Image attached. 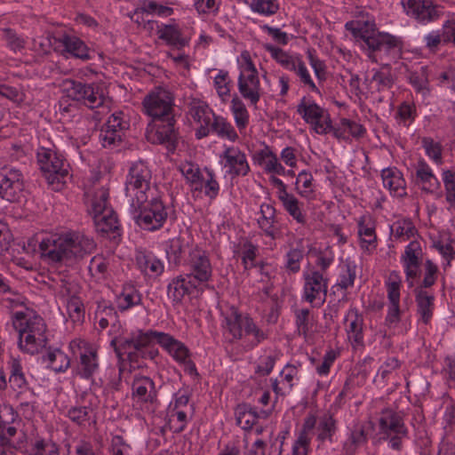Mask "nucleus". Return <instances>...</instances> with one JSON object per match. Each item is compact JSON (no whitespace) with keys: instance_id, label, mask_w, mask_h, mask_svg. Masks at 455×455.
I'll list each match as a JSON object with an SVG mask.
<instances>
[{"instance_id":"obj_1","label":"nucleus","mask_w":455,"mask_h":455,"mask_svg":"<svg viewBox=\"0 0 455 455\" xmlns=\"http://www.w3.org/2000/svg\"><path fill=\"white\" fill-rule=\"evenodd\" d=\"M142 104L145 112L153 118L147 129V140L153 144L165 145L168 150L174 151L179 132L175 128L172 92L158 87L145 97Z\"/></svg>"},{"instance_id":"obj_2","label":"nucleus","mask_w":455,"mask_h":455,"mask_svg":"<svg viewBox=\"0 0 455 455\" xmlns=\"http://www.w3.org/2000/svg\"><path fill=\"white\" fill-rule=\"evenodd\" d=\"M155 340L167 351L177 341L173 337L164 332L139 330L132 332L130 337L113 339L110 345L114 347L118 358L127 355L129 362L132 364L139 363L140 359L153 360L157 356L158 350L154 347Z\"/></svg>"},{"instance_id":"obj_3","label":"nucleus","mask_w":455,"mask_h":455,"mask_svg":"<svg viewBox=\"0 0 455 455\" xmlns=\"http://www.w3.org/2000/svg\"><path fill=\"white\" fill-rule=\"evenodd\" d=\"M92 238L79 233H68L63 235H51L39 242L41 256L52 263L72 264L83 259L95 249Z\"/></svg>"},{"instance_id":"obj_4","label":"nucleus","mask_w":455,"mask_h":455,"mask_svg":"<svg viewBox=\"0 0 455 455\" xmlns=\"http://www.w3.org/2000/svg\"><path fill=\"white\" fill-rule=\"evenodd\" d=\"M13 328L19 333V347L21 350L34 355L46 347V324L34 311L16 312L12 315Z\"/></svg>"},{"instance_id":"obj_5","label":"nucleus","mask_w":455,"mask_h":455,"mask_svg":"<svg viewBox=\"0 0 455 455\" xmlns=\"http://www.w3.org/2000/svg\"><path fill=\"white\" fill-rule=\"evenodd\" d=\"M157 193V187L152 182V172L143 161L130 166L125 179V195L130 203L145 201Z\"/></svg>"},{"instance_id":"obj_6","label":"nucleus","mask_w":455,"mask_h":455,"mask_svg":"<svg viewBox=\"0 0 455 455\" xmlns=\"http://www.w3.org/2000/svg\"><path fill=\"white\" fill-rule=\"evenodd\" d=\"M130 212L133 220L143 229L155 231L166 221L168 213L158 193L145 201L130 203Z\"/></svg>"},{"instance_id":"obj_7","label":"nucleus","mask_w":455,"mask_h":455,"mask_svg":"<svg viewBox=\"0 0 455 455\" xmlns=\"http://www.w3.org/2000/svg\"><path fill=\"white\" fill-rule=\"evenodd\" d=\"M381 439L387 440L391 449L401 451L403 440L408 435V429L400 412L384 409L379 419Z\"/></svg>"},{"instance_id":"obj_8","label":"nucleus","mask_w":455,"mask_h":455,"mask_svg":"<svg viewBox=\"0 0 455 455\" xmlns=\"http://www.w3.org/2000/svg\"><path fill=\"white\" fill-rule=\"evenodd\" d=\"M36 156L39 168L48 183L56 185L55 189H60L65 183L64 179L68 174V164L61 156L49 148H41Z\"/></svg>"},{"instance_id":"obj_9","label":"nucleus","mask_w":455,"mask_h":455,"mask_svg":"<svg viewBox=\"0 0 455 455\" xmlns=\"http://www.w3.org/2000/svg\"><path fill=\"white\" fill-rule=\"evenodd\" d=\"M242 57L245 65L242 68L238 76V90L244 100H249L251 106L257 108L262 94L259 73L247 52H243Z\"/></svg>"},{"instance_id":"obj_10","label":"nucleus","mask_w":455,"mask_h":455,"mask_svg":"<svg viewBox=\"0 0 455 455\" xmlns=\"http://www.w3.org/2000/svg\"><path fill=\"white\" fill-rule=\"evenodd\" d=\"M68 97L83 102L90 108H96L105 102V94L100 85L95 83L84 84L73 79H66L62 83Z\"/></svg>"},{"instance_id":"obj_11","label":"nucleus","mask_w":455,"mask_h":455,"mask_svg":"<svg viewBox=\"0 0 455 455\" xmlns=\"http://www.w3.org/2000/svg\"><path fill=\"white\" fill-rule=\"evenodd\" d=\"M226 328L235 339H242L243 331L245 335H252L256 345L267 338L265 332L256 325L249 315H242L235 309L226 317Z\"/></svg>"},{"instance_id":"obj_12","label":"nucleus","mask_w":455,"mask_h":455,"mask_svg":"<svg viewBox=\"0 0 455 455\" xmlns=\"http://www.w3.org/2000/svg\"><path fill=\"white\" fill-rule=\"evenodd\" d=\"M297 112L306 123L313 126L316 133L326 134L331 130V120L327 110L315 102L307 101L306 97L300 100Z\"/></svg>"},{"instance_id":"obj_13","label":"nucleus","mask_w":455,"mask_h":455,"mask_svg":"<svg viewBox=\"0 0 455 455\" xmlns=\"http://www.w3.org/2000/svg\"><path fill=\"white\" fill-rule=\"evenodd\" d=\"M370 42L371 44L367 48L372 54L370 57L375 61H378V58L380 60H396L401 56L402 41L393 35L380 32Z\"/></svg>"},{"instance_id":"obj_14","label":"nucleus","mask_w":455,"mask_h":455,"mask_svg":"<svg viewBox=\"0 0 455 455\" xmlns=\"http://www.w3.org/2000/svg\"><path fill=\"white\" fill-rule=\"evenodd\" d=\"M24 190L21 172L15 168H3L0 171V197L11 203L20 200Z\"/></svg>"},{"instance_id":"obj_15","label":"nucleus","mask_w":455,"mask_h":455,"mask_svg":"<svg viewBox=\"0 0 455 455\" xmlns=\"http://www.w3.org/2000/svg\"><path fill=\"white\" fill-rule=\"evenodd\" d=\"M304 280L303 299L309 303L319 299L323 304L327 296L328 279L319 271H312L304 275Z\"/></svg>"},{"instance_id":"obj_16","label":"nucleus","mask_w":455,"mask_h":455,"mask_svg":"<svg viewBox=\"0 0 455 455\" xmlns=\"http://www.w3.org/2000/svg\"><path fill=\"white\" fill-rule=\"evenodd\" d=\"M188 265L190 274L188 277L196 284L197 283H205L211 279L212 268L205 251L197 248L192 250L189 253Z\"/></svg>"},{"instance_id":"obj_17","label":"nucleus","mask_w":455,"mask_h":455,"mask_svg":"<svg viewBox=\"0 0 455 455\" xmlns=\"http://www.w3.org/2000/svg\"><path fill=\"white\" fill-rule=\"evenodd\" d=\"M123 113L112 114L100 132V140L104 148L119 145L122 141L126 123L122 120Z\"/></svg>"},{"instance_id":"obj_18","label":"nucleus","mask_w":455,"mask_h":455,"mask_svg":"<svg viewBox=\"0 0 455 455\" xmlns=\"http://www.w3.org/2000/svg\"><path fill=\"white\" fill-rule=\"evenodd\" d=\"M224 160V167L227 168V173L233 179L238 176H245L250 172V166L246 156L238 148L228 147L220 155Z\"/></svg>"},{"instance_id":"obj_19","label":"nucleus","mask_w":455,"mask_h":455,"mask_svg":"<svg viewBox=\"0 0 455 455\" xmlns=\"http://www.w3.org/2000/svg\"><path fill=\"white\" fill-rule=\"evenodd\" d=\"M188 108V113L193 120L200 124L196 132V138L203 139L207 137L210 134L209 124L214 113L204 101L197 99H192Z\"/></svg>"},{"instance_id":"obj_20","label":"nucleus","mask_w":455,"mask_h":455,"mask_svg":"<svg viewBox=\"0 0 455 455\" xmlns=\"http://www.w3.org/2000/svg\"><path fill=\"white\" fill-rule=\"evenodd\" d=\"M422 254L420 244L418 241H411L406 247L402 256L406 281L409 287H413V279L419 274L420 257Z\"/></svg>"},{"instance_id":"obj_21","label":"nucleus","mask_w":455,"mask_h":455,"mask_svg":"<svg viewBox=\"0 0 455 455\" xmlns=\"http://www.w3.org/2000/svg\"><path fill=\"white\" fill-rule=\"evenodd\" d=\"M400 285L401 279L399 275L395 271L391 272L387 283V298L390 302L386 316V323L388 326L397 323L400 320Z\"/></svg>"},{"instance_id":"obj_22","label":"nucleus","mask_w":455,"mask_h":455,"mask_svg":"<svg viewBox=\"0 0 455 455\" xmlns=\"http://www.w3.org/2000/svg\"><path fill=\"white\" fill-rule=\"evenodd\" d=\"M407 14L421 22L434 21L439 17L436 6L432 0H403Z\"/></svg>"},{"instance_id":"obj_23","label":"nucleus","mask_w":455,"mask_h":455,"mask_svg":"<svg viewBox=\"0 0 455 455\" xmlns=\"http://www.w3.org/2000/svg\"><path fill=\"white\" fill-rule=\"evenodd\" d=\"M316 424V416L308 414L303 421L299 435L292 446V455H307L313 434Z\"/></svg>"},{"instance_id":"obj_24","label":"nucleus","mask_w":455,"mask_h":455,"mask_svg":"<svg viewBox=\"0 0 455 455\" xmlns=\"http://www.w3.org/2000/svg\"><path fill=\"white\" fill-rule=\"evenodd\" d=\"M345 28L349 31L355 39H361L363 41L366 46H368L374 39L379 31H377L376 24L373 20H355L346 23Z\"/></svg>"},{"instance_id":"obj_25","label":"nucleus","mask_w":455,"mask_h":455,"mask_svg":"<svg viewBox=\"0 0 455 455\" xmlns=\"http://www.w3.org/2000/svg\"><path fill=\"white\" fill-rule=\"evenodd\" d=\"M135 260L138 267L146 275L157 276L164 271L163 263L151 251L145 249L136 250Z\"/></svg>"},{"instance_id":"obj_26","label":"nucleus","mask_w":455,"mask_h":455,"mask_svg":"<svg viewBox=\"0 0 455 455\" xmlns=\"http://www.w3.org/2000/svg\"><path fill=\"white\" fill-rule=\"evenodd\" d=\"M276 211L269 204L260 205L261 217L258 219L259 228L265 235L272 239H275L279 233L278 220L276 219Z\"/></svg>"},{"instance_id":"obj_27","label":"nucleus","mask_w":455,"mask_h":455,"mask_svg":"<svg viewBox=\"0 0 455 455\" xmlns=\"http://www.w3.org/2000/svg\"><path fill=\"white\" fill-rule=\"evenodd\" d=\"M59 42L64 50L74 58L86 61L92 59L91 50L85 43L76 36L63 35Z\"/></svg>"},{"instance_id":"obj_28","label":"nucleus","mask_w":455,"mask_h":455,"mask_svg":"<svg viewBox=\"0 0 455 455\" xmlns=\"http://www.w3.org/2000/svg\"><path fill=\"white\" fill-rule=\"evenodd\" d=\"M132 395L143 403H153L156 399L154 381L145 376L135 377L132 385Z\"/></svg>"},{"instance_id":"obj_29","label":"nucleus","mask_w":455,"mask_h":455,"mask_svg":"<svg viewBox=\"0 0 455 455\" xmlns=\"http://www.w3.org/2000/svg\"><path fill=\"white\" fill-rule=\"evenodd\" d=\"M414 291L417 312L420 315L421 321L425 324H428L434 314L435 297L421 288H416Z\"/></svg>"},{"instance_id":"obj_30","label":"nucleus","mask_w":455,"mask_h":455,"mask_svg":"<svg viewBox=\"0 0 455 455\" xmlns=\"http://www.w3.org/2000/svg\"><path fill=\"white\" fill-rule=\"evenodd\" d=\"M315 429H316V439L320 443H323L325 441L331 443L337 431L336 419L331 413L326 412L318 419H316Z\"/></svg>"},{"instance_id":"obj_31","label":"nucleus","mask_w":455,"mask_h":455,"mask_svg":"<svg viewBox=\"0 0 455 455\" xmlns=\"http://www.w3.org/2000/svg\"><path fill=\"white\" fill-rule=\"evenodd\" d=\"M99 368L97 351L86 349L80 354V361L76 369L77 374L85 379H91Z\"/></svg>"},{"instance_id":"obj_32","label":"nucleus","mask_w":455,"mask_h":455,"mask_svg":"<svg viewBox=\"0 0 455 455\" xmlns=\"http://www.w3.org/2000/svg\"><path fill=\"white\" fill-rule=\"evenodd\" d=\"M381 177L383 185L397 196L405 195V180L401 172L396 169L387 168L382 170Z\"/></svg>"},{"instance_id":"obj_33","label":"nucleus","mask_w":455,"mask_h":455,"mask_svg":"<svg viewBox=\"0 0 455 455\" xmlns=\"http://www.w3.org/2000/svg\"><path fill=\"white\" fill-rule=\"evenodd\" d=\"M358 235L361 240V247L364 251H371L376 248L377 245V235L375 233L374 224L371 222V220L362 216L358 221Z\"/></svg>"},{"instance_id":"obj_34","label":"nucleus","mask_w":455,"mask_h":455,"mask_svg":"<svg viewBox=\"0 0 455 455\" xmlns=\"http://www.w3.org/2000/svg\"><path fill=\"white\" fill-rule=\"evenodd\" d=\"M158 37L170 45L180 49L188 44V40L182 36L180 28L174 24L157 26Z\"/></svg>"},{"instance_id":"obj_35","label":"nucleus","mask_w":455,"mask_h":455,"mask_svg":"<svg viewBox=\"0 0 455 455\" xmlns=\"http://www.w3.org/2000/svg\"><path fill=\"white\" fill-rule=\"evenodd\" d=\"M256 160L259 165L264 167V170L269 173H275L278 175H284L285 169L278 162L276 156L266 147L256 155Z\"/></svg>"},{"instance_id":"obj_36","label":"nucleus","mask_w":455,"mask_h":455,"mask_svg":"<svg viewBox=\"0 0 455 455\" xmlns=\"http://www.w3.org/2000/svg\"><path fill=\"white\" fill-rule=\"evenodd\" d=\"M197 284L191 279L187 280L179 276L174 278L168 285V296L175 302L181 301L182 298L191 292Z\"/></svg>"},{"instance_id":"obj_37","label":"nucleus","mask_w":455,"mask_h":455,"mask_svg":"<svg viewBox=\"0 0 455 455\" xmlns=\"http://www.w3.org/2000/svg\"><path fill=\"white\" fill-rule=\"evenodd\" d=\"M43 361L55 372H63L70 366L69 357L59 348H49Z\"/></svg>"},{"instance_id":"obj_38","label":"nucleus","mask_w":455,"mask_h":455,"mask_svg":"<svg viewBox=\"0 0 455 455\" xmlns=\"http://www.w3.org/2000/svg\"><path fill=\"white\" fill-rule=\"evenodd\" d=\"M235 414L237 425L243 430H251L259 419L257 411L247 403L238 404L235 410Z\"/></svg>"},{"instance_id":"obj_39","label":"nucleus","mask_w":455,"mask_h":455,"mask_svg":"<svg viewBox=\"0 0 455 455\" xmlns=\"http://www.w3.org/2000/svg\"><path fill=\"white\" fill-rule=\"evenodd\" d=\"M350 319V323L347 328L348 339L354 347L363 345V319L357 313H349L347 320Z\"/></svg>"},{"instance_id":"obj_40","label":"nucleus","mask_w":455,"mask_h":455,"mask_svg":"<svg viewBox=\"0 0 455 455\" xmlns=\"http://www.w3.org/2000/svg\"><path fill=\"white\" fill-rule=\"evenodd\" d=\"M141 303V294L132 283H125L118 297V308L125 311Z\"/></svg>"},{"instance_id":"obj_41","label":"nucleus","mask_w":455,"mask_h":455,"mask_svg":"<svg viewBox=\"0 0 455 455\" xmlns=\"http://www.w3.org/2000/svg\"><path fill=\"white\" fill-rule=\"evenodd\" d=\"M210 132L216 133L219 137L235 141L238 135L230 123L223 117L213 115L209 124Z\"/></svg>"},{"instance_id":"obj_42","label":"nucleus","mask_w":455,"mask_h":455,"mask_svg":"<svg viewBox=\"0 0 455 455\" xmlns=\"http://www.w3.org/2000/svg\"><path fill=\"white\" fill-rule=\"evenodd\" d=\"M416 176L423 184L422 189L433 193L439 187V182L433 174L429 166L424 162L419 161L416 170Z\"/></svg>"},{"instance_id":"obj_43","label":"nucleus","mask_w":455,"mask_h":455,"mask_svg":"<svg viewBox=\"0 0 455 455\" xmlns=\"http://www.w3.org/2000/svg\"><path fill=\"white\" fill-rule=\"evenodd\" d=\"M264 49L267 51L271 54V57L283 68L290 71L296 69V64L298 63L299 59L290 55L283 49L272 45L270 44H264Z\"/></svg>"},{"instance_id":"obj_44","label":"nucleus","mask_w":455,"mask_h":455,"mask_svg":"<svg viewBox=\"0 0 455 455\" xmlns=\"http://www.w3.org/2000/svg\"><path fill=\"white\" fill-rule=\"evenodd\" d=\"M93 220L97 230L101 233H108L118 229V220L112 209L100 215H94Z\"/></svg>"},{"instance_id":"obj_45","label":"nucleus","mask_w":455,"mask_h":455,"mask_svg":"<svg viewBox=\"0 0 455 455\" xmlns=\"http://www.w3.org/2000/svg\"><path fill=\"white\" fill-rule=\"evenodd\" d=\"M408 79L416 92L422 96H426L429 92L427 67H421L419 70L410 72Z\"/></svg>"},{"instance_id":"obj_46","label":"nucleus","mask_w":455,"mask_h":455,"mask_svg":"<svg viewBox=\"0 0 455 455\" xmlns=\"http://www.w3.org/2000/svg\"><path fill=\"white\" fill-rule=\"evenodd\" d=\"M9 383L15 392L29 388L24 373L22 372V367L17 360H13L11 363Z\"/></svg>"},{"instance_id":"obj_47","label":"nucleus","mask_w":455,"mask_h":455,"mask_svg":"<svg viewBox=\"0 0 455 455\" xmlns=\"http://www.w3.org/2000/svg\"><path fill=\"white\" fill-rule=\"evenodd\" d=\"M66 307L68 316L74 323H81L84 322L85 309L80 297L72 296L67 299Z\"/></svg>"},{"instance_id":"obj_48","label":"nucleus","mask_w":455,"mask_h":455,"mask_svg":"<svg viewBox=\"0 0 455 455\" xmlns=\"http://www.w3.org/2000/svg\"><path fill=\"white\" fill-rule=\"evenodd\" d=\"M286 212L299 224L306 223V216L302 213L299 200L292 195L288 194L283 198L279 199Z\"/></svg>"},{"instance_id":"obj_49","label":"nucleus","mask_w":455,"mask_h":455,"mask_svg":"<svg viewBox=\"0 0 455 455\" xmlns=\"http://www.w3.org/2000/svg\"><path fill=\"white\" fill-rule=\"evenodd\" d=\"M231 109L238 129H244L249 123V113L244 103L237 96L231 100Z\"/></svg>"},{"instance_id":"obj_50","label":"nucleus","mask_w":455,"mask_h":455,"mask_svg":"<svg viewBox=\"0 0 455 455\" xmlns=\"http://www.w3.org/2000/svg\"><path fill=\"white\" fill-rule=\"evenodd\" d=\"M95 318L99 320L100 327L106 329L110 323L115 324L117 313L113 307L100 303L95 312Z\"/></svg>"},{"instance_id":"obj_51","label":"nucleus","mask_w":455,"mask_h":455,"mask_svg":"<svg viewBox=\"0 0 455 455\" xmlns=\"http://www.w3.org/2000/svg\"><path fill=\"white\" fill-rule=\"evenodd\" d=\"M109 193L107 188H100L95 191L92 200V212L94 215H100L111 208L108 205Z\"/></svg>"},{"instance_id":"obj_52","label":"nucleus","mask_w":455,"mask_h":455,"mask_svg":"<svg viewBox=\"0 0 455 455\" xmlns=\"http://www.w3.org/2000/svg\"><path fill=\"white\" fill-rule=\"evenodd\" d=\"M372 81L376 83L379 92L390 89L394 84V77L389 65L385 64L383 68L376 71L372 76Z\"/></svg>"},{"instance_id":"obj_53","label":"nucleus","mask_w":455,"mask_h":455,"mask_svg":"<svg viewBox=\"0 0 455 455\" xmlns=\"http://www.w3.org/2000/svg\"><path fill=\"white\" fill-rule=\"evenodd\" d=\"M31 455H60L58 445L51 439H37Z\"/></svg>"},{"instance_id":"obj_54","label":"nucleus","mask_w":455,"mask_h":455,"mask_svg":"<svg viewBox=\"0 0 455 455\" xmlns=\"http://www.w3.org/2000/svg\"><path fill=\"white\" fill-rule=\"evenodd\" d=\"M251 8L253 12L270 16L279 10L276 0H251Z\"/></svg>"},{"instance_id":"obj_55","label":"nucleus","mask_w":455,"mask_h":455,"mask_svg":"<svg viewBox=\"0 0 455 455\" xmlns=\"http://www.w3.org/2000/svg\"><path fill=\"white\" fill-rule=\"evenodd\" d=\"M3 38L6 41L7 46L13 52H19L25 48L26 41L12 28H3Z\"/></svg>"},{"instance_id":"obj_56","label":"nucleus","mask_w":455,"mask_h":455,"mask_svg":"<svg viewBox=\"0 0 455 455\" xmlns=\"http://www.w3.org/2000/svg\"><path fill=\"white\" fill-rule=\"evenodd\" d=\"M207 178L203 179L202 186L204 189V195L210 199H215L219 195L220 185L219 182L215 179V174L212 170L208 168L204 169Z\"/></svg>"},{"instance_id":"obj_57","label":"nucleus","mask_w":455,"mask_h":455,"mask_svg":"<svg viewBox=\"0 0 455 455\" xmlns=\"http://www.w3.org/2000/svg\"><path fill=\"white\" fill-rule=\"evenodd\" d=\"M168 353L178 362L191 364V370L196 371L195 364L191 362L189 357V351L188 347L181 342L176 341L171 347Z\"/></svg>"},{"instance_id":"obj_58","label":"nucleus","mask_w":455,"mask_h":455,"mask_svg":"<svg viewBox=\"0 0 455 455\" xmlns=\"http://www.w3.org/2000/svg\"><path fill=\"white\" fill-rule=\"evenodd\" d=\"M309 315L310 310L307 308L295 310V323L299 335H303L305 338L307 336L309 331Z\"/></svg>"},{"instance_id":"obj_59","label":"nucleus","mask_w":455,"mask_h":455,"mask_svg":"<svg viewBox=\"0 0 455 455\" xmlns=\"http://www.w3.org/2000/svg\"><path fill=\"white\" fill-rule=\"evenodd\" d=\"M214 86L220 98H224L229 95L230 80L228 71L220 70L219 74L214 78Z\"/></svg>"},{"instance_id":"obj_60","label":"nucleus","mask_w":455,"mask_h":455,"mask_svg":"<svg viewBox=\"0 0 455 455\" xmlns=\"http://www.w3.org/2000/svg\"><path fill=\"white\" fill-rule=\"evenodd\" d=\"M257 251V246L250 241H246L243 244L242 262L245 269L255 266L254 261L256 259Z\"/></svg>"},{"instance_id":"obj_61","label":"nucleus","mask_w":455,"mask_h":455,"mask_svg":"<svg viewBox=\"0 0 455 455\" xmlns=\"http://www.w3.org/2000/svg\"><path fill=\"white\" fill-rule=\"evenodd\" d=\"M437 272V266L431 259H427L425 262V276L421 285L419 288L424 290V288H429L433 286L436 281Z\"/></svg>"},{"instance_id":"obj_62","label":"nucleus","mask_w":455,"mask_h":455,"mask_svg":"<svg viewBox=\"0 0 455 455\" xmlns=\"http://www.w3.org/2000/svg\"><path fill=\"white\" fill-rule=\"evenodd\" d=\"M443 180L446 190V201L455 204V172L450 170L443 172Z\"/></svg>"},{"instance_id":"obj_63","label":"nucleus","mask_w":455,"mask_h":455,"mask_svg":"<svg viewBox=\"0 0 455 455\" xmlns=\"http://www.w3.org/2000/svg\"><path fill=\"white\" fill-rule=\"evenodd\" d=\"M423 147L427 155L432 158L436 164L442 163V148L439 143L435 142L430 138H423Z\"/></svg>"},{"instance_id":"obj_64","label":"nucleus","mask_w":455,"mask_h":455,"mask_svg":"<svg viewBox=\"0 0 455 455\" xmlns=\"http://www.w3.org/2000/svg\"><path fill=\"white\" fill-rule=\"evenodd\" d=\"M292 71L296 72L297 76L299 77L300 82L309 87V89L313 92H318V89L312 80L310 74L303 61L300 60L296 64V69Z\"/></svg>"}]
</instances>
